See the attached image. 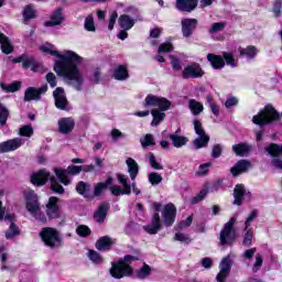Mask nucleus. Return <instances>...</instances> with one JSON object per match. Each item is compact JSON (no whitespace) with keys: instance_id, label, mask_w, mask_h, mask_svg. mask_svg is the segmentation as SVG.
<instances>
[{"instance_id":"nucleus-23","label":"nucleus","mask_w":282,"mask_h":282,"mask_svg":"<svg viewBox=\"0 0 282 282\" xmlns=\"http://www.w3.org/2000/svg\"><path fill=\"white\" fill-rule=\"evenodd\" d=\"M75 122L72 118H62L58 120V129L61 133L67 134L74 131Z\"/></svg>"},{"instance_id":"nucleus-59","label":"nucleus","mask_w":282,"mask_h":282,"mask_svg":"<svg viewBox=\"0 0 282 282\" xmlns=\"http://www.w3.org/2000/svg\"><path fill=\"white\" fill-rule=\"evenodd\" d=\"M15 235H19V227H17L14 224H11L9 230L6 232V237L7 239H12V237H15Z\"/></svg>"},{"instance_id":"nucleus-19","label":"nucleus","mask_w":282,"mask_h":282,"mask_svg":"<svg viewBox=\"0 0 282 282\" xmlns=\"http://www.w3.org/2000/svg\"><path fill=\"white\" fill-rule=\"evenodd\" d=\"M23 147V139L14 138L0 143V153H10Z\"/></svg>"},{"instance_id":"nucleus-63","label":"nucleus","mask_w":282,"mask_h":282,"mask_svg":"<svg viewBox=\"0 0 282 282\" xmlns=\"http://www.w3.org/2000/svg\"><path fill=\"white\" fill-rule=\"evenodd\" d=\"M223 148L219 144L214 145L212 150V158H219L221 155Z\"/></svg>"},{"instance_id":"nucleus-35","label":"nucleus","mask_w":282,"mask_h":282,"mask_svg":"<svg viewBox=\"0 0 282 282\" xmlns=\"http://www.w3.org/2000/svg\"><path fill=\"white\" fill-rule=\"evenodd\" d=\"M107 210H109V203H102L95 213V221L102 224L107 217Z\"/></svg>"},{"instance_id":"nucleus-41","label":"nucleus","mask_w":282,"mask_h":282,"mask_svg":"<svg viewBox=\"0 0 282 282\" xmlns=\"http://www.w3.org/2000/svg\"><path fill=\"white\" fill-rule=\"evenodd\" d=\"M188 109L193 116H199L204 111V105L195 99H191L188 101Z\"/></svg>"},{"instance_id":"nucleus-20","label":"nucleus","mask_w":282,"mask_h":282,"mask_svg":"<svg viewBox=\"0 0 282 282\" xmlns=\"http://www.w3.org/2000/svg\"><path fill=\"white\" fill-rule=\"evenodd\" d=\"M14 63H22L24 69L31 68L32 72H39L41 69V64L34 61V57H29L28 55H21L14 59Z\"/></svg>"},{"instance_id":"nucleus-29","label":"nucleus","mask_w":282,"mask_h":282,"mask_svg":"<svg viewBox=\"0 0 282 282\" xmlns=\"http://www.w3.org/2000/svg\"><path fill=\"white\" fill-rule=\"evenodd\" d=\"M251 164L250 161L240 160L238 163L231 167V174L237 177V175H241V173H246L248 169H250Z\"/></svg>"},{"instance_id":"nucleus-34","label":"nucleus","mask_w":282,"mask_h":282,"mask_svg":"<svg viewBox=\"0 0 282 282\" xmlns=\"http://www.w3.org/2000/svg\"><path fill=\"white\" fill-rule=\"evenodd\" d=\"M164 111L166 110H162L161 108L151 110V116L153 118L151 127H158V124L166 118V113Z\"/></svg>"},{"instance_id":"nucleus-36","label":"nucleus","mask_w":282,"mask_h":282,"mask_svg":"<svg viewBox=\"0 0 282 282\" xmlns=\"http://www.w3.org/2000/svg\"><path fill=\"white\" fill-rule=\"evenodd\" d=\"M240 56H245V58L252 59L257 57V54H259V50L254 47L253 45L247 46V47H240L238 48Z\"/></svg>"},{"instance_id":"nucleus-9","label":"nucleus","mask_w":282,"mask_h":282,"mask_svg":"<svg viewBox=\"0 0 282 282\" xmlns=\"http://www.w3.org/2000/svg\"><path fill=\"white\" fill-rule=\"evenodd\" d=\"M237 223V217L234 216L225 225L224 229L220 232V246H232L235 239H237V232L232 228Z\"/></svg>"},{"instance_id":"nucleus-24","label":"nucleus","mask_w":282,"mask_h":282,"mask_svg":"<svg viewBox=\"0 0 282 282\" xmlns=\"http://www.w3.org/2000/svg\"><path fill=\"white\" fill-rule=\"evenodd\" d=\"M176 8L181 12H193L197 8V0H176Z\"/></svg>"},{"instance_id":"nucleus-25","label":"nucleus","mask_w":282,"mask_h":282,"mask_svg":"<svg viewBox=\"0 0 282 282\" xmlns=\"http://www.w3.org/2000/svg\"><path fill=\"white\" fill-rule=\"evenodd\" d=\"M177 133H180V129L175 133L170 134V140L175 149H182V147L188 144V138Z\"/></svg>"},{"instance_id":"nucleus-54","label":"nucleus","mask_w":282,"mask_h":282,"mask_svg":"<svg viewBox=\"0 0 282 282\" xmlns=\"http://www.w3.org/2000/svg\"><path fill=\"white\" fill-rule=\"evenodd\" d=\"M206 195H208V186H205L198 194L192 199V204H198V202H202L206 198Z\"/></svg>"},{"instance_id":"nucleus-17","label":"nucleus","mask_w":282,"mask_h":282,"mask_svg":"<svg viewBox=\"0 0 282 282\" xmlns=\"http://www.w3.org/2000/svg\"><path fill=\"white\" fill-rule=\"evenodd\" d=\"M230 268H232V260L230 259V254L225 257L219 265V273L216 276L217 282H226V279H228V275L230 274Z\"/></svg>"},{"instance_id":"nucleus-18","label":"nucleus","mask_w":282,"mask_h":282,"mask_svg":"<svg viewBox=\"0 0 282 282\" xmlns=\"http://www.w3.org/2000/svg\"><path fill=\"white\" fill-rule=\"evenodd\" d=\"M183 78H202L204 76V69L197 63L187 65L182 72Z\"/></svg>"},{"instance_id":"nucleus-49","label":"nucleus","mask_w":282,"mask_h":282,"mask_svg":"<svg viewBox=\"0 0 282 282\" xmlns=\"http://www.w3.org/2000/svg\"><path fill=\"white\" fill-rule=\"evenodd\" d=\"M22 14L24 21H30V19H34V17H36V10H34L32 6H26Z\"/></svg>"},{"instance_id":"nucleus-1","label":"nucleus","mask_w":282,"mask_h":282,"mask_svg":"<svg viewBox=\"0 0 282 282\" xmlns=\"http://www.w3.org/2000/svg\"><path fill=\"white\" fill-rule=\"evenodd\" d=\"M40 50L44 54H50L55 56L54 62V72L57 73V76H62L64 80H67L69 85L74 86L77 91L83 89V74L78 70V63L83 61V57L76 54L74 51H64L58 52L56 46L51 43H45L40 46Z\"/></svg>"},{"instance_id":"nucleus-22","label":"nucleus","mask_w":282,"mask_h":282,"mask_svg":"<svg viewBox=\"0 0 282 282\" xmlns=\"http://www.w3.org/2000/svg\"><path fill=\"white\" fill-rule=\"evenodd\" d=\"M148 235H158L162 228V221L160 220V214L155 213L152 217V223L143 227Z\"/></svg>"},{"instance_id":"nucleus-53","label":"nucleus","mask_w":282,"mask_h":282,"mask_svg":"<svg viewBox=\"0 0 282 282\" xmlns=\"http://www.w3.org/2000/svg\"><path fill=\"white\" fill-rule=\"evenodd\" d=\"M8 116H10L8 108H6L4 106H2L0 104V124H1V127H3V124H6V122H8Z\"/></svg>"},{"instance_id":"nucleus-5","label":"nucleus","mask_w":282,"mask_h":282,"mask_svg":"<svg viewBox=\"0 0 282 282\" xmlns=\"http://www.w3.org/2000/svg\"><path fill=\"white\" fill-rule=\"evenodd\" d=\"M117 180L122 187H120V185L111 186L110 187L111 195H115V197H118L120 195H131V188L134 195H140V189L135 186V183H132V185L129 184V182H127L126 175L117 174Z\"/></svg>"},{"instance_id":"nucleus-32","label":"nucleus","mask_w":282,"mask_h":282,"mask_svg":"<svg viewBox=\"0 0 282 282\" xmlns=\"http://www.w3.org/2000/svg\"><path fill=\"white\" fill-rule=\"evenodd\" d=\"M245 195H246V187H243V185H236V187L234 189L235 206H241V204H243Z\"/></svg>"},{"instance_id":"nucleus-38","label":"nucleus","mask_w":282,"mask_h":282,"mask_svg":"<svg viewBox=\"0 0 282 282\" xmlns=\"http://www.w3.org/2000/svg\"><path fill=\"white\" fill-rule=\"evenodd\" d=\"M126 164L128 166V173L130 174L131 180H135V177H138V173H139L138 162H135V160L129 158V159H127Z\"/></svg>"},{"instance_id":"nucleus-14","label":"nucleus","mask_w":282,"mask_h":282,"mask_svg":"<svg viewBox=\"0 0 282 282\" xmlns=\"http://www.w3.org/2000/svg\"><path fill=\"white\" fill-rule=\"evenodd\" d=\"M177 216V208L173 204H166L162 208V220L163 224L171 228L175 224V217Z\"/></svg>"},{"instance_id":"nucleus-45","label":"nucleus","mask_w":282,"mask_h":282,"mask_svg":"<svg viewBox=\"0 0 282 282\" xmlns=\"http://www.w3.org/2000/svg\"><path fill=\"white\" fill-rule=\"evenodd\" d=\"M148 180L152 186H158V185L162 184L163 178H162V175L159 174L158 172H151L148 175Z\"/></svg>"},{"instance_id":"nucleus-62","label":"nucleus","mask_w":282,"mask_h":282,"mask_svg":"<svg viewBox=\"0 0 282 282\" xmlns=\"http://www.w3.org/2000/svg\"><path fill=\"white\" fill-rule=\"evenodd\" d=\"M46 83H48L50 87H56V75L54 73H48L46 75Z\"/></svg>"},{"instance_id":"nucleus-13","label":"nucleus","mask_w":282,"mask_h":282,"mask_svg":"<svg viewBox=\"0 0 282 282\" xmlns=\"http://www.w3.org/2000/svg\"><path fill=\"white\" fill-rule=\"evenodd\" d=\"M45 212L48 219H61L63 217V210L61 209V205H58V199L54 196L50 197Z\"/></svg>"},{"instance_id":"nucleus-51","label":"nucleus","mask_w":282,"mask_h":282,"mask_svg":"<svg viewBox=\"0 0 282 282\" xmlns=\"http://www.w3.org/2000/svg\"><path fill=\"white\" fill-rule=\"evenodd\" d=\"M226 28V23L224 22H216L212 24L209 29V34H218V32H224V29Z\"/></svg>"},{"instance_id":"nucleus-28","label":"nucleus","mask_w":282,"mask_h":282,"mask_svg":"<svg viewBox=\"0 0 282 282\" xmlns=\"http://www.w3.org/2000/svg\"><path fill=\"white\" fill-rule=\"evenodd\" d=\"M112 184L113 177H108L105 183H97L94 189L95 197H100V195L108 188L111 191V186H113Z\"/></svg>"},{"instance_id":"nucleus-44","label":"nucleus","mask_w":282,"mask_h":282,"mask_svg":"<svg viewBox=\"0 0 282 282\" xmlns=\"http://www.w3.org/2000/svg\"><path fill=\"white\" fill-rule=\"evenodd\" d=\"M89 184L80 181L77 186H76V191L79 195H83L84 197H89Z\"/></svg>"},{"instance_id":"nucleus-52","label":"nucleus","mask_w":282,"mask_h":282,"mask_svg":"<svg viewBox=\"0 0 282 282\" xmlns=\"http://www.w3.org/2000/svg\"><path fill=\"white\" fill-rule=\"evenodd\" d=\"M206 101H207V105H209V108L212 109V112L214 113V116L216 117L219 116V106L215 104V100H213V97L207 96Z\"/></svg>"},{"instance_id":"nucleus-8","label":"nucleus","mask_w":282,"mask_h":282,"mask_svg":"<svg viewBox=\"0 0 282 282\" xmlns=\"http://www.w3.org/2000/svg\"><path fill=\"white\" fill-rule=\"evenodd\" d=\"M259 217V210L253 209L249 213L247 216L245 224H243V230H245V237L242 245L246 246L247 248L252 246V239H254V230L252 229V221Z\"/></svg>"},{"instance_id":"nucleus-27","label":"nucleus","mask_w":282,"mask_h":282,"mask_svg":"<svg viewBox=\"0 0 282 282\" xmlns=\"http://www.w3.org/2000/svg\"><path fill=\"white\" fill-rule=\"evenodd\" d=\"M197 28V20L195 19H185L182 21V32L183 36H191L193 34V30Z\"/></svg>"},{"instance_id":"nucleus-39","label":"nucleus","mask_w":282,"mask_h":282,"mask_svg":"<svg viewBox=\"0 0 282 282\" xmlns=\"http://www.w3.org/2000/svg\"><path fill=\"white\" fill-rule=\"evenodd\" d=\"M113 76L116 80H127V78H129V70H127V66H117L113 72Z\"/></svg>"},{"instance_id":"nucleus-61","label":"nucleus","mask_w":282,"mask_h":282,"mask_svg":"<svg viewBox=\"0 0 282 282\" xmlns=\"http://www.w3.org/2000/svg\"><path fill=\"white\" fill-rule=\"evenodd\" d=\"M158 52L159 54H162L164 52H173V44L165 42L159 46Z\"/></svg>"},{"instance_id":"nucleus-4","label":"nucleus","mask_w":282,"mask_h":282,"mask_svg":"<svg viewBox=\"0 0 282 282\" xmlns=\"http://www.w3.org/2000/svg\"><path fill=\"white\" fill-rule=\"evenodd\" d=\"M131 261H138V258L133 256H126L118 263H112L110 269V274L113 279H124V276H131L133 274V269L129 263Z\"/></svg>"},{"instance_id":"nucleus-12","label":"nucleus","mask_w":282,"mask_h":282,"mask_svg":"<svg viewBox=\"0 0 282 282\" xmlns=\"http://www.w3.org/2000/svg\"><path fill=\"white\" fill-rule=\"evenodd\" d=\"M143 106L145 108L158 107L163 111H169L171 109V101L164 97H158L155 95H148L144 99Z\"/></svg>"},{"instance_id":"nucleus-60","label":"nucleus","mask_w":282,"mask_h":282,"mask_svg":"<svg viewBox=\"0 0 282 282\" xmlns=\"http://www.w3.org/2000/svg\"><path fill=\"white\" fill-rule=\"evenodd\" d=\"M223 56L227 65H230V67H237V63H235V55H232V53H224Z\"/></svg>"},{"instance_id":"nucleus-58","label":"nucleus","mask_w":282,"mask_h":282,"mask_svg":"<svg viewBox=\"0 0 282 282\" xmlns=\"http://www.w3.org/2000/svg\"><path fill=\"white\" fill-rule=\"evenodd\" d=\"M213 166V163H204L198 166V171L196 172L197 175L204 176L208 175V170Z\"/></svg>"},{"instance_id":"nucleus-42","label":"nucleus","mask_w":282,"mask_h":282,"mask_svg":"<svg viewBox=\"0 0 282 282\" xmlns=\"http://www.w3.org/2000/svg\"><path fill=\"white\" fill-rule=\"evenodd\" d=\"M137 279L144 280L151 274V267L149 264H144L141 269L134 272Z\"/></svg>"},{"instance_id":"nucleus-43","label":"nucleus","mask_w":282,"mask_h":282,"mask_svg":"<svg viewBox=\"0 0 282 282\" xmlns=\"http://www.w3.org/2000/svg\"><path fill=\"white\" fill-rule=\"evenodd\" d=\"M1 89L3 91H8L14 94V91H19L21 89V82H14L10 85H6L4 83L0 84Z\"/></svg>"},{"instance_id":"nucleus-26","label":"nucleus","mask_w":282,"mask_h":282,"mask_svg":"<svg viewBox=\"0 0 282 282\" xmlns=\"http://www.w3.org/2000/svg\"><path fill=\"white\" fill-rule=\"evenodd\" d=\"M232 151L239 158H246L247 155H250V152L252 151V145L248 143H238L232 145Z\"/></svg>"},{"instance_id":"nucleus-40","label":"nucleus","mask_w":282,"mask_h":282,"mask_svg":"<svg viewBox=\"0 0 282 282\" xmlns=\"http://www.w3.org/2000/svg\"><path fill=\"white\" fill-rule=\"evenodd\" d=\"M265 151L271 155V158H281L282 144L271 143L265 148Z\"/></svg>"},{"instance_id":"nucleus-50","label":"nucleus","mask_w":282,"mask_h":282,"mask_svg":"<svg viewBox=\"0 0 282 282\" xmlns=\"http://www.w3.org/2000/svg\"><path fill=\"white\" fill-rule=\"evenodd\" d=\"M141 147L143 149H147V147H154L155 145V139H153L152 134H145L141 140Z\"/></svg>"},{"instance_id":"nucleus-10","label":"nucleus","mask_w":282,"mask_h":282,"mask_svg":"<svg viewBox=\"0 0 282 282\" xmlns=\"http://www.w3.org/2000/svg\"><path fill=\"white\" fill-rule=\"evenodd\" d=\"M82 171L83 166L69 165L67 170L57 167L54 170V173L57 180H59L61 184H64V186H69V184H72V178H69V175H78Z\"/></svg>"},{"instance_id":"nucleus-11","label":"nucleus","mask_w":282,"mask_h":282,"mask_svg":"<svg viewBox=\"0 0 282 282\" xmlns=\"http://www.w3.org/2000/svg\"><path fill=\"white\" fill-rule=\"evenodd\" d=\"M194 131L198 135L194 140V147L195 149H204L208 147V142H210V137L207 135L206 131L204 130V127L202 126V121L194 119Z\"/></svg>"},{"instance_id":"nucleus-2","label":"nucleus","mask_w":282,"mask_h":282,"mask_svg":"<svg viewBox=\"0 0 282 282\" xmlns=\"http://www.w3.org/2000/svg\"><path fill=\"white\" fill-rule=\"evenodd\" d=\"M24 199H25V207L28 213L36 219V221H41L45 224L47 221V217L41 210V203H39V195L32 189L24 191Z\"/></svg>"},{"instance_id":"nucleus-16","label":"nucleus","mask_w":282,"mask_h":282,"mask_svg":"<svg viewBox=\"0 0 282 282\" xmlns=\"http://www.w3.org/2000/svg\"><path fill=\"white\" fill-rule=\"evenodd\" d=\"M47 93V85H43L40 88L29 87L24 91V102H30L32 100H41V96Z\"/></svg>"},{"instance_id":"nucleus-21","label":"nucleus","mask_w":282,"mask_h":282,"mask_svg":"<svg viewBox=\"0 0 282 282\" xmlns=\"http://www.w3.org/2000/svg\"><path fill=\"white\" fill-rule=\"evenodd\" d=\"M53 96L55 99V107H57V109H62L65 110L67 109V97L65 96V89L57 87L54 91H53Z\"/></svg>"},{"instance_id":"nucleus-7","label":"nucleus","mask_w":282,"mask_h":282,"mask_svg":"<svg viewBox=\"0 0 282 282\" xmlns=\"http://www.w3.org/2000/svg\"><path fill=\"white\" fill-rule=\"evenodd\" d=\"M40 237L48 248H58L63 246V238H61V234L52 227L43 228L40 232Z\"/></svg>"},{"instance_id":"nucleus-56","label":"nucleus","mask_w":282,"mask_h":282,"mask_svg":"<svg viewBox=\"0 0 282 282\" xmlns=\"http://www.w3.org/2000/svg\"><path fill=\"white\" fill-rule=\"evenodd\" d=\"M88 258L93 263H102V257H100L99 252H96L94 250L88 251Z\"/></svg>"},{"instance_id":"nucleus-30","label":"nucleus","mask_w":282,"mask_h":282,"mask_svg":"<svg viewBox=\"0 0 282 282\" xmlns=\"http://www.w3.org/2000/svg\"><path fill=\"white\" fill-rule=\"evenodd\" d=\"M207 61L210 63L212 67L214 69H224L226 62L224 61V57L215 54H208Z\"/></svg>"},{"instance_id":"nucleus-48","label":"nucleus","mask_w":282,"mask_h":282,"mask_svg":"<svg viewBox=\"0 0 282 282\" xmlns=\"http://www.w3.org/2000/svg\"><path fill=\"white\" fill-rule=\"evenodd\" d=\"M84 28L87 32H96V23H94V15L89 14L84 22Z\"/></svg>"},{"instance_id":"nucleus-33","label":"nucleus","mask_w":282,"mask_h":282,"mask_svg":"<svg viewBox=\"0 0 282 282\" xmlns=\"http://www.w3.org/2000/svg\"><path fill=\"white\" fill-rule=\"evenodd\" d=\"M0 45L1 52L3 54H12V52H14V46L12 45V42H10V39L3 33H0Z\"/></svg>"},{"instance_id":"nucleus-55","label":"nucleus","mask_w":282,"mask_h":282,"mask_svg":"<svg viewBox=\"0 0 282 282\" xmlns=\"http://www.w3.org/2000/svg\"><path fill=\"white\" fill-rule=\"evenodd\" d=\"M76 232L79 237H89V235H91V229L85 225H80L77 227Z\"/></svg>"},{"instance_id":"nucleus-37","label":"nucleus","mask_w":282,"mask_h":282,"mask_svg":"<svg viewBox=\"0 0 282 282\" xmlns=\"http://www.w3.org/2000/svg\"><path fill=\"white\" fill-rule=\"evenodd\" d=\"M118 23L122 30H131V28L135 25V20L127 14H123L120 15Z\"/></svg>"},{"instance_id":"nucleus-46","label":"nucleus","mask_w":282,"mask_h":282,"mask_svg":"<svg viewBox=\"0 0 282 282\" xmlns=\"http://www.w3.org/2000/svg\"><path fill=\"white\" fill-rule=\"evenodd\" d=\"M147 159L149 160L152 169H154L155 171H162V169H164V166H162L161 163L158 162V159L155 158V155L153 153H148Z\"/></svg>"},{"instance_id":"nucleus-57","label":"nucleus","mask_w":282,"mask_h":282,"mask_svg":"<svg viewBox=\"0 0 282 282\" xmlns=\"http://www.w3.org/2000/svg\"><path fill=\"white\" fill-rule=\"evenodd\" d=\"M174 239L175 241H181V243H191V236H188V234L177 232Z\"/></svg>"},{"instance_id":"nucleus-47","label":"nucleus","mask_w":282,"mask_h":282,"mask_svg":"<svg viewBox=\"0 0 282 282\" xmlns=\"http://www.w3.org/2000/svg\"><path fill=\"white\" fill-rule=\"evenodd\" d=\"M19 135H22L23 138H32L34 135V128L30 124L23 126L19 130Z\"/></svg>"},{"instance_id":"nucleus-6","label":"nucleus","mask_w":282,"mask_h":282,"mask_svg":"<svg viewBox=\"0 0 282 282\" xmlns=\"http://www.w3.org/2000/svg\"><path fill=\"white\" fill-rule=\"evenodd\" d=\"M276 120H279V112L272 106H265L252 118L253 124H258V127H265V124H271Z\"/></svg>"},{"instance_id":"nucleus-15","label":"nucleus","mask_w":282,"mask_h":282,"mask_svg":"<svg viewBox=\"0 0 282 282\" xmlns=\"http://www.w3.org/2000/svg\"><path fill=\"white\" fill-rule=\"evenodd\" d=\"M63 23H65V12L63 9L57 8L51 13L48 20L44 22V26L56 28V25H63Z\"/></svg>"},{"instance_id":"nucleus-31","label":"nucleus","mask_w":282,"mask_h":282,"mask_svg":"<svg viewBox=\"0 0 282 282\" xmlns=\"http://www.w3.org/2000/svg\"><path fill=\"white\" fill-rule=\"evenodd\" d=\"M116 243V239L105 236L101 237L97 242H96V248L97 250H109Z\"/></svg>"},{"instance_id":"nucleus-64","label":"nucleus","mask_w":282,"mask_h":282,"mask_svg":"<svg viewBox=\"0 0 282 282\" xmlns=\"http://www.w3.org/2000/svg\"><path fill=\"white\" fill-rule=\"evenodd\" d=\"M272 166H274V169H278L279 171H282V160L281 158H275L271 161Z\"/></svg>"},{"instance_id":"nucleus-3","label":"nucleus","mask_w":282,"mask_h":282,"mask_svg":"<svg viewBox=\"0 0 282 282\" xmlns=\"http://www.w3.org/2000/svg\"><path fill=\"white\" fill-rule=\"evenodd\" d=\"M48 180L51 182V191H53V193H57L58 195H63V193H65L63 185L56 181V177L51 176L50 172L46 170H40L31 175V182L34 186H43Z\"/></svg>"}]
</instances>
